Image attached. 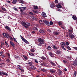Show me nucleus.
Masks as SVG:
<instances>
[{"mask_svg": "<svg viewBox=\"0 0 77 77\" xmlns=\"http://www.w3.org/2000/svg\"><path fill=\"white\" fill-rule=\"evenodd\" d=\"M38 41L39 44H44V42L45 40L41 38H38Z\"/></svg>", "mask_w": 77, "mask_h": 77, "instance_id": "obj_1", "label": "nucleus"}, {"mask_svg": "<svg viewBox=\"0 0 77 77\" xmlns=\"http://www.w3.org/2000/svg\"><path fill=\"white\" fill-rule=\"evenodd\" d=\"M74 37V36L73 34L71 33H69V38L70 39H73Z\"/></svg>", "mask_w": 77, "mask_h": 77, "instance_id": "obj_2", "label": "nucleus"}, {"mask_svg": "<svg viewBox=\"0 0 77 77\" xmlns=\"http://www.w3.org/2000/svg\"><path fill=\"white\" fill-rule=\"evenodd\" d=\"M49 71L50 72H51V73H53V74H54V73L56 72V70L54 69H49Z\"/></svg>", "mask_w": 77, "mask_h": 77, "instance_id": "obj_3", "label": "nucleus"}, {"mask_svg": "<svg viewBox=\"0 0 77 77\" xmlns=\"http://www.w3.org/2000/svg\"><path fill=\"white\" fill-rule=\"evenodd\" d=\"M5 29H6L7 30H8L10 32H11V28L9 27L8 26H6L5 27Z\"/></svg>", "mask_w": 77, "mask_h": 77, "instance_id": "obj_4", "label": "nucleus"}, {"mask_svg": "<svg viewBox=\"0 0 77 77\" xmlns=\"http://www.w3.org/2000/svg\"><path fill=\"white\" fill-rule=\"evenodd\" d=\"M10 45H12V46L13 47H15V44L14 43H13L12 42L10 41Z\"/></svg>", "mask_w": 77, "mask_h": 77, "instance_id": "obj_5", "label": "nucleus"}, {"mask_svg": "<svg viewBox=\"0 0 77 77\" xmlns=\"http://www.w3.org/2000/svg\"><path fill=\"white\" fill-rule=\"evenodd\" d=\"M55 6L56 5L54 3H52V4H51L50 7L51 8H55Z\"/></svg>", "mask_w": 77, "mask_h": 77, "instance_id": "obj_6", "label": "nucleus"}, {"mask_svg": "<svg viewBox=\"0 0 77 77\" xmlns=\"http://www.w3.org/2000/svg\"><path fill=\"white\" fill-rule=\"evenodd\" d=\"M58 5H56L57 8H59V9L62 8V6L60 5V3H58Z\"/></svg>", "mask_w": 77, "mask_h": 77, "instance_id": "obj_7", "label": "nucleus"}, {"mask_svg": "<svg viewBox=\"0 0 77 77\" xmlns=\"http://www.w3.org/2000/svg\"><path fill=\"white\" fill-rule=\"evenodd\" d=\"M44 23L45 24H46L48 26L50 25L49 24V22L47 20H44Z\"/></svg>", "mask_w": 77, "mask_h": 77, "instance_id": "obj_8", "label": "nucleus"}, {"mask_svg": "<svg viewBox=\"0 0 77 77\" xmlns=\"http://www.w3.org/2000/svg\"><path fill=\"white\" fill-rule=\"evenodd\" d=\"M53 34L55 35H59V32L57 31H54L53 32Z\"/></svg>", "mask_w": 77, "mask_h": 77, "instance_id": "obj_9", "label": "nucleus"}, {"mask_svg": "<svg viewBox=\"0 0 77 77\" xmlns=\"http://www.w3.org/2000/svg\"><path fill=\"white\" fill-rule=\"evenodd\" d=\"M42 17H47L46 14H45V13L44 12H43L42 13Z\"/></svg>", "mask_w": 77, "mask_h": 77, "instance_id": "obj_10", "label": "nucleus"}, {"mask_svg": "<svg viewBox=\"0 0 77 77\" xmlns=\"http://www.w3.org/2000/svg\"><path fill=\"white\" fill-rule=\"evenodd\" d=\"M72 18L74 20H75V21H76V20L77 19V17L75 15H73V16L72 17Z\"/></svg>", "mask_w": 77, "mask_h": 77, "instance_id": "obj_11", "label": "nucleus"}, {"mask_svg": "<svg viewBox=\"0 0 77 77\" xmlns=\"http://www.w3.org/2000/svg\"><path fill=\"white\" fill-rule=\"evenodd\" d=\"M57 71L58 72V74L59 75H62V70H60V69H58L57 70Z\"/></svg>", "mask_w": 77, "mask_h": 77, "instance_id": "obj_12", "label": "nucleus"}, {"mask_svg": "<svg viewBox=\"0 0 77 77\" xmlns=\"http://www.w3.org/2000/svg\"><path fill=\"white\" fill-rule=\"evenodd\" d=\"M49 54L50 55L51 57H53L54 56V54L53 53H52L50 52Z\"/></svg>", "mask_w": 77, "mask_h": 77, "instance_id": "obj_13", "label": "nucleus"}, {"mask_svg": "<svg viewBox=\"0 0 77 77\" xmlns=\"http://www.w3.org/2000/svg\"><path fill=\"white\" fill-rule=\"evenodd\" d=\"M50 63L51 65H52V66H56V65L55 63H53L52 61H50Z\"/></svg>", "mask_w": 77, "mask_h": 77, "instance_id": "obj_14", "label": "nucleus"}, {"mask_svg": "<svg viewBox=\"0 0 77 77\" xmlns=\"http://www.w3.org/2000/svg\"><path fill=\"white\" fill-rule=\"evenodd\" d=\"M39 32L41 33H45V31L43 29H41L39 30Z\"/></svg>", "mask_w": 77, "mask_h": 77, "instance_id": "obj_15", "label": "nucleus"}, {"mask_svg": "<svg viewBox=\"0 0 77 77\" xmlns=\"http://www.w3.org/2000/svg\"><path fill=\"white\" fill-rule=\"evenodd\" d=\"M60 44L61 45V47H62V46H63V47H64V46L65 45V43L64 42H63L61 43Z\"/></svg>", "mask_w": 77, "mask_h": 77, "instance_id": "obj_16", "label": "nucleus"}, {"mask_svg": "<svg viewBox=\"0 0 77 77\" xmlns=\"http://www.w3.org/2000/svg\"><path fill=\"white\" fill-rule=\"evenodd\" d=\"M56 53L57 54H61V51L59 50H58L56 52Z\"/></svg>", "mask_w": 77, "mask_h": 77, "instance_id": "obj_17", "label": "nucleus"}, {"mask_svg": "<svg viewBox=\"0 0 77 77\" xmlns=\"http://www.w3.org/2000/svg\"><path fill=\"white\" fill-rule=\"evenodd\" d=\"M69 32H70V33H72L73 32V29H72V28L70 27V30H69Z\"/></svg>", "mask_w": 77, "mask_h": 77, "instance_id": "obj_18", "label": "nucleus"}, {"mask_svg": "<svg viewBox=\"0 0 77 77\" xmlns=\"http://www.w3.org/2000/svg\"><path fill=\"white\" fill-rule=\"evenodd\" d=\"M5 37L6 38H7V39H8V38H9V37H10L9 34H7Z\"/></svg>", "mask_w": 77, "mask_h": 77, "instance_id": "obj_19", "label": "nucleus"}, {"mask_svg": "<svg viewBox=\"0 0 77 77\" xmlns=\"http://www.w3.org/2000/svg\"><path fill=\"white\" fill-rule=\"evenodd\" d=\"M24 42L26 44H29V42L27 40L25 39L24 41Z\"/></svg>", "mask_w": 77, "mask_h": 77, "instance_id": "obj_20", "label": "nucleus"}, {"mask_svg": "<svg viewBox=\"0 0 77 77\" xmlns=\"http://www.w3.org/2000/svg\"><path fill=\"white\" fill-rule=\"evenodd\" d=\"M33 8L34 9H38V6L36 5H33Z\"/></svg>", "mask_w": 77, "mask_h": 77, "instance_id": "obj_21", "label": "nucleus"}, {"mask_svg": "<svg viewBox=\"0 0 77 77\" xmlns=\"http://www.w3.org/2000/svg\"><path fill=\"white\" fill-rule=\"evenodd\" d=\"M41 59H42V60H45V59H46V57H45L44 56H42L41 57Z\"/></svg>", "mask_w": 77, "mask_h": 77, "instance_id": "obj_22", "label": "nucleus"}, {"mask_svg": "<svg viewBox=\"0 0 77 77\" xmlns=\"http://www.w3.org/2000/svg\"><path fill=\"white\" fill-rule=\"evenodd\" d=\"M17 0H13L12 3H13V4H16V3H17Z\"/></svg>", "mask_w": 77, "mask_h": 77, "instance_id": "obj_23", "label": "nucleus"}, {"mask_svg": "<svg viewBox=\"0 0 77 77\" xmlns=\"http://www.w3.org/2000/svg\"><path fill=\"white\" fill-rule=\"evenodd\" d=\"M19 3H24V1H23V0H20L19 1Z\"/></svg>", "mask_w": 77, "mask_h": 77, "instance_id": "obj_24", "label": "nucleus"}, {"mask_svg": "<svg viewBox=\"0 0 77 77\" xmlns=\"http://www.w3.org/2000/svg\"><path fill=\"white\" fill-rule=\"evenodd\" d=\"M39 22L40 24H43L44 23V20H39Z\"/></svg>", "mask_w": 77, "mask_h": 77, "instance_id": "obj_25", "label": "nucleus"}, {"mask_svg": "<svg viewBox=\"0 0 77 77\" xmlns=\"http://www.w3.org/2000/svg\"><path fill=\"white\" fill-rule=\"evenodd\" d=\"M2 74H3V75H6V76H8V73L5 72H2Z\"/></svg>", "mask_w": 77, "mask_h": 77, "instance_id": "obj_26", "label": "nucleus"}, {"mask_svg": "<svg viewBox=\"0 0 77 77\" xmlns=\"http://www.w3.org/2000/svg\"><path fill=\"white\" fill-rule=\"evenodd\" d=\"M58 24L60 26H62V23L61 22H58Z\"/></svg>", "mask_w": 77, "mask_h": 77, "instance_id": "obj_27", "label": "nucleus"}, {"mask_svg": "<svg viewBox=\"0 0 77 77\" xmlns=\"http://www.w3.org/2000/svg\"><path fill=\"white\" fill-rule=\"evenodd\" d=\"M52 46L54 48V49L55 50H57V47H56V45H53Z\"/></svg>", "mask_w": 77, "mask_h": 77, "instance_id": "obj_28", "label": "nucleus"}, {"mask_svg": "<svg viewBox=\"0 0 77 77\" xmlns=\"http://www.w3.org/2000/svg\"><path fill=\"white\" fill-rule=\"evenodd\" d=\"M47 49L48 50H51V47L48 46V47Z\"/></svg>", "mask_w": 77, "mask_h": 77, "instance_id": "obj_29", "label": "nucleus"}, {"mask_svg": "<svg viewBox=\"0 0 77 77\" xmlns=\"http://www.w3.org/2000/svg\"><path fill=\"white\" fill-rule=\"evenodd\" d=\"M21 24H22V25L23 26V25H27V24H26V23L24 22H22L21 23Z\"/></svg>", "mask_w": 77, "mask_h": 77, "instance_id": "obj_30", "label": "nucleus"}, {"mask_svg": "<svg viewBox=\"0 0 77 77\" xmlns=\"http://www.w3.org/2000/svg\"><path fill=\"white\" fill-rule=\"evenodd\" d=\"M66 48L68 50H71V48H70V47L69 46H68V45L66 46Z\"/></svg>", "mask_w": 77, "mask_h": 77, "instance_id": "obj_31", "label": "nucleus"}, {"mask_svg": "<svg viewBox=\"0 0 77 77\" xmlns=\"http://www.w3.org/2000/svg\"><path fill=\"white\" fill-rule=\"evenodd\" d=\"M20 37L21 39L23 40V41H24L26 39H25L22 36L20 35Z\"/></svg>", "mask_w": 77, "mask_h": 77, "instance_id": "obj_32", "label": "nucleus"}, {"mask_svg": "<svg viewBox=\"0 0 77 77\" xmlns=\"http://www.w3.org/2000/svg\"><path fill=\"white\" fill-rule=\"evenodd\" d=\"M73 65L74 66H77V62H76V61H75L74 62V63H73Z\"/></svg>", "mask_w": 77, "mask_h": 77, "instance_id": "obj_33", "label": "nucleus"}, {"mask_svg": "<svg viewBox=\"0 0 77 77\" xmlns=\"http://www.w3.org/2000/svg\"><path fill=\"white\" fill-rule=\"evenodd\" d=\"M31 51V52H32V53H34V52H35V49H32L31 50H30Z\"/></svg>", "mask_w": 77, "mask_h": 77, "instance_id": "obj_34", "label": "nucleus"}, {"mask_svg": "<svg viewBox=\"0 0 77 77\" xmlns=\"http://www.w3.org/2000/svg\"><path fill=\"white\" fill-rule=\"evenodd\" d=\"M29 54L30 55V56H34V54L32 53H31L30 52H29Z\"/></svg>", "mask_w": 77, "mask_h": 77, "instance_id": "obj_35", "label": "nucleus"}, {"mask_svg": "<svg viewBox=\"0 0 77 77\" xmlns=\"http://www.w3.org/2000/svg\"><path fill=\"white\" fill-rule=\"evenodd\" d=\"M41 71H43V72H47V71L44 69H41Z\"/></svg>", "mask_w": 77, "mask_h": 77, "instance_id": "obj_36", "label": "nucleus"}, {"mask_svg": "<svg viewBox=\"0 0 77 77\" xmlns=\"http://www.w3.org/2000/svg\"><path fill=\"white\" fill-rule=\"evenodd\" d=\"M29 14H30V15H34L35 14H33V13H32V12H29Z\"/></svg>", "mask_w": 77, "mask_h": 77, "instance_id": "obj_37", "label": "nucleus"}, {"mask_svg": "<svg viewBox=\"0 0 77 77\" xmlns=\"http://www.w3.org/2000/svg\"><path fill=\"white\" fill-rule=\"evenodd\" d=\"M27 26H31V24L29 23H28L27 24Z\"/></svg>", "mask_w": 77, "mask_h": 77, "instance_id": "obj_38", "label": "nucleus"}, {"mask_svg": "<svg viewBox=\"0 0 77 77\" xmlns=\"http://www.w3.org/2000/svg\"><path fill=\"white\" fill-rule=\"evenodd\" d=\"M26 7H22V9H23L24 10H25L26 9Z\"/></svg>", "mask_w": 77, "mask_h": 77, "instance_id": "obj_39", "label": "nucleus"}, {"mask_svg": "<svg viewBox=\"0 0 77 77\" xmlns=\"http://www.w3.org/2000/svg\"><path fill=\"white\" fill-rule=\"evenodd\" d=\"M3 54V51H1L0 52V56H1Z\"/></svg>", "mask_w": 77, "mask_h": 77, "instance_id": "obj_40", "label": "nucleus"}, {"mask_svg": "<svg viewBox=\"0 0 77 77\" xmlns=\"http://www.w3.org/2000/svg\"><path fill=\"white\" fill-rule=\"evenodd\" d=\"M50 24L51 25V26L52 25V24H53V22L52 21H51L50 22Z\"/></svg>", "mask_w": 77, "mask_h": 77, "instance_id": "obj_41", "label": "nucleus"}, {"mask_svg": "<svg viewBox=\"0 0 77 77\" xmlns=\"http://www.w3.org/2000/svg\"><path fill=\"white\" fill-rule=\"evenodd\" d=\"M74 74L75 75V77H76V76L77 75V72L76 71L74 72Z\"/></svg>", "mask_w": 77, "mask_h": 77, "instance_id": "obj_42", "label": "nucleus"}, {"mask_svg": "<svg viewBox=\"0 0 77 77\" xmlns=\"http://www.w3.org/2000/svg\"><path fill=\"white\" fill-rule=\"evenodd\" d=\"M34 29L35 30H36L37 31H38V28H37L35 27L34 28Z\"/></svg>", "mask_w": 77, "mask_h": 77, "instance_id": "obj_43", "label": "nucleus"}, {"mask_svg": "<svg viewBox=\"0 0 77 77\" xmlns=\"http://www.w3.org/2000/svg\"><path fill=\"white\" fill-rule=\"evenodd\" d=\"M13 39H14V41L15 42H17V40H16V39H15V38L14 37L13 38Z\"/></svg>", "mask_w": 77, "mask_h": 77, "instance_id": "obj_44", "label": "nucleus"}, {"mask_svg": "<svg viewBox=\"0 0 77 77\" xmlns=\"http://www.w3.org/2000/svg\"><path fill=\"white\" fill-rule=\"evenodd\" d=\"M7 34H6L5 33H4L2 34L4 36H5H5H6V35Z\"/></svg>", "mask_w": 77, "mask_h": 77, "instance_id": "obj_45", "label": "nucleus"}, {"mask_svg": "<svg viewBox=\"0 0 77 77\" xmlns=\"http://www.w3.org/2000/svg\"><path fill=\"white\" fill-rule=\"evenodd\" d=\"M67 59H69V60H71V57H67Z\"/></svg>", "mask_w": 77, "mask_h": 77, "instance_id": "obj_46", "label": "nucleus"}, {"mask_svg": "<svg viewBox=\"0 0 77 77\" xmlns=\"http://www.w3.org/2000/svg\"><path fill=\"white\" fill-rule=\"evenodd\" d=\"M23 57H24L25 59H26V60H27V59H28L27 57H26V56H24Z\"/></svg>", "mask_w": 77, "mask_h": 77, "instance_id": "obj_47", "label": "nucleus"}, {"mask_svg": "<svg viewBox=\"0 0 77 77\" xmlns=\"http://www.w3.org/2000/svg\"><path fill=\"white\" fill-rule=\"evenodd\" d=\"M10 38V40L11 41H13V38H12V37L11 36H10L9 37V38Z\"/></svg>", "mask_w": 77, "mask_h": 77, "instance_id": "obj_48", "label": "nucleus"}, {"mask_svg": "<svg viewBox=\"0 0 77 77\" xmlns=\"http://www.w3.org/2000/svg\"><path fill=\"white\" fill-rule=\"evenodd\" d=\"M63 62L64 63H67V61H66L65 60H63Z\"/></svg>", "mask_w": 77, "mask_h": 77, "instance_id": "obj_49", "label": "nucleus"}, {"mask_svg": "<svg viewBox=\"0 0 77 77\" xmlns=\"http://www.w3.org/2000/svg\"><path fill=\"white\" fill-rule=\"evenodd\" d=\"M2 9L3 11H6V9L5 8H2Z\"/></svg>", "mask_w": 77, "mask_h": 77, "instance_id": "obj_50", "label": "nucleus"}, {"mask_svg": "<svg viewBox=\"0 0 77 77\" xmlns=\"http://www.w3.org/2000/svg\"><path fill=\"white\" fill-rule=\"evenodd\" d=\"M35 62L36 63H38V61L37 60H35Z\"/></svg>", "mask_w": 77, "mask_h": 77, "instance_id": "obj_51", "label": "nucleus"}, {"mask_svg": "<svg viewBox=\"0 0 77 77\" xmlns=\"http://www.w3.org/2000/svg\"><path fill=\"white\" fill-rule=\"evenodd\" d=\"M32 18L33 20H36V18L35 17H34V16L32 17Z\"/></svg>", "mask_w": 77, "mask_h": 77, "instance_id": "obj_52", "label": "nucleus"}, {"mask_svg": "<svg viewBox=\"0 0 77 77\" xmlns=\"http://www.w3.org/2000/svg\"><path fill=\"white\" fill-rule=\"evenodd\" d=\"M23 26L26 29H27L28 28V27L24 25H23Z\"/></svg>", "mask_w": 77, "mask_h": 77, "instance_id": "obj_53", "label": "nucleus"}, {"mask_svg": "<svg viewBox=\"0 0 77 77\" xmlns=\"http://www.w3.org/2000/svg\"><path fill=\"white\" fill-rule=\"evenodd\" d=\"M62 48L63 50H66V48H64V47H63V46H62Z\"/></svg>", "mask_w": 77, "mask_h": 77, "instance_id": "obj_54", "label": "nucleus"}, {"mask_svg": "<svg viewBox=\"0 0 77 77\" xmlns=\"http://www.w3.org/2000/svg\"><path fill=\"white\" fill-rule=\"evenodd\" d=\"M15 57L17 59H18L19 58V57L17 56H15Z\"/></svg>", "mask_w": 77, "mask_h": 77, "instance_id": "obj_55", "label": "nucleus"}, {"mask_svg": "<svg viewBox=\"0 0 77 77\" xmlns=\"http://www.w3.org/2000/svg\"><path fill=\"white\" fill-rule=\"evenodd\" d=\"M47 30L48 32H49V33H51V30L50 29H48Z\"/></svg>", "mask_w": 77, "mask_h": 77, "instance_id": "obj_56", "label": "nucleus"}, {"mask_svg": "<svg viewBox=\"0 0 77 77\" xmlns=\"http://www.w3.org/2000/svg\"><path fill=\"white\" fill-rule=\"evenodd\" d=\"M5 43L6 44V45H8V47H9V45L8 43H7V42H6V41L5 42Z\"/></svg>", "mask_w": 77, "mask_h": 77, "instance_id": "obj_57", "label": "nucleus"}, {"mask_svg": "<svg viewBox=\"0 0 77 77\" xmlns=\"http://www.w3.org/2000/svg\"><path fill=\"white\" fill-rule=\"evenodd\" d=\"M4 44H5V43L2 42H1V44L2 45H4Z\"/></svg>", "mask_w": 77, "mask_h": 77, "instance_id": "obj_58", "label": "nucleus"}, {"mask_svg": "<svg viewBox=\"0 0 77 77\" xmlns=\"http://www.w3.org/2000/svg\"><path fill=\"white\" fill-rule=\"evenodd\" d=\"M27 64H29V65H30L31 64H32V63L31 62H29L26 63Z\"/></svg>", "mask_w": 77, "mask_h": 77, "instance_id": "obj_59", "label": "nucleus"}, {"mask_svg": "<svg viewBox=\"0 0 77 77\" xmlns=\"http://www.w3.org/2000/svg\"><path fill=\"white\" fill-rule=\"evenodd\" d=\"M55 3H58V1L57 0H56L55 1Z\"/></svg>", "mask_w": 77, "mask_h": 77, "instance_id": "obj_60", "label": "nucleus"}, {"mask_svg": "<svg viewBox=\"0 0 77 77\" xmlns=\"http://www.w3.org/2000/svg\"><path fill=\"white\" fill-rule=\"evenodd\" d=\"M0 12H1V13H4V11L0 9Z\"/></svg>", "mask_w": 77, "mask_h": 77, "instance_id": "obj_61", "label": "nucleus"}, {"mask_svg": "<svg viewBox=\"0 0 77 77\" xmlns=\"http://www.w3.org/2000/svg\"><path fill=\"white\" fill-rule=\"evenodd\" d=\"M20 12H24V10L22 9H20Z\"/></svg>", "mask_w": 77, "mask_h": 77, "instance_id": "obj_62", "label": "nucleus"}, {"mask_svg": "<svg viewBox=\"0 0 77 77\" xmlns=\"http://www.w3.org/2000/svg\"><path fill=\"white\" fill-rule=\"evenodd\" d=\"M66 45H69V43L68 42H66Z\"/></svg>", "mask_w": 77, "mask_h": 77, "instance_id": "obj_63", "label": "nucleus"}, {"mask_svg": "<svg viewBox=\"0 0 77 77\" xmlns=\"http://www.w3.org/2000/svg\"><path fill=\"white\" fill-rule=\"evenodd\" d=\"M44 66H46V67H48V65H47V64H45Z\"/></svg>", "mask_w": 77, "mask_h": 77, "instance_id": "obj_64", "label": "nucleus"}]
</instances>
